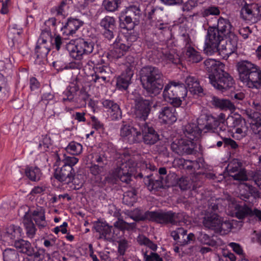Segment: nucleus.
Segmentation results:
<instances>
[{
    "mask_svg": "<svg viewBox=\"0 0 261 261\" xmlns=\"http://www.w3.org/2000/svg\"><path fill=\"white\" fill-rule=\"evenodd\" d=\"M4 261H19L18 251L13 248H7L3 252Z\"/></svg>",
    "mask_w": 261,
    "mask_h": 261,
    "instance_id": "40",
    "label": "nucleus"
},
{
    "mask_svg": "<svg viewBox=\"0 0 261 261\" xmlns=\"http://www.w3.org/2000/svg\"><path fill=\"white\" fill-rule=\"evenodd\" d=\"M243 121L241 118H236L233 116L228 117L226 119V123L228 126L234 129L242 124Z\"/></svg>",
    "mask_w": 261,
    "mask_h": 261,
    "instance_id": "56",
    "label": "nucleus"
},
{
    "mask_svg": "<svg viewBox=\"0 0 261 261\" xmlns=\"http://www.w3.org/2000/svg\"><path fill=\"white\" fill-rule=\"evenodd\" d=\"M137 226L136 222L128 223L122 219L118 220L114 223V226L122 230H131L136 228Z\"/></svg>",
    "mask_w": 261,
    "mask_h": 261,
    "instance_id": "48",
    "label": "nucleus"
},
{
    "mask_svg": "<svg viewBox=\"0 0 261 261\" xmlns=\"http://www.w3.org/2000/svg\"><path fill=\"white\" fill-rule=\"evenodd\" d=\"M171 211H150L149 221L162 224H170Z\"/></svg>",
    "mask_w": 261,
    "mask_h": 261,
    "instance_id": "19",
    "label": "nucleus"
},
{
    "mask_svg": "<svg viewBox=\"0 0 261 261\" xmlns=\"http://www.w3.org/2000/svg\"><path fill=\"white\" fill-rule=\"evenodd\" d=\"M174 163L180 168L187 170H191L194 168L195 165H197L195 161L186 160L183 158L176 159L174 160Z\"/></svg>",
    "mask_w": 261,
    "mask_h": 261,
    "instance_id": "44",
    "label": "nucleus"
},
{
    "mask_svg": "<svg viewBox=\"0 0 261 261\" xmlns=\"http://www.w3.org/2000/svg\"><path fill=\"white\" fill-rule=\"evenodd\" d=\"M134 72L130 67H127L125 71L117 77L116 86L119 90H126L130 83Z\"/></svg>",
    "mask_w": 261,
    "mask_h": 261,
    "instance_id": "20",
    "label": "nucleus"
},
{
    "mask_svg": "<svg viewBox=\"0 0 261 261\" xmlns=\"http://www.w3.org/2000/svg\"><path fill=\"white\" fill-rule=\"evenodd\" d=\"M78 89V87L75 85L68 86L63 92V101H72Z\"/></svg>",
    "mask_w": 261,
    "mask_h": 261,
    "instance_id": "39",
    "label": "nucleus"
},
{
    "mask_svg": "<svg viewBox=\"0 0 261 261\" xmlns=\"http://www.w3.org/2000/svg\"><path fill=\"white\" fill-rule=\"evenodd\" d=\"M120 136L123 140L129 144L140 142L142 140V134L140 130L128 124L123 122L120 131Z\"/></svg>",
    "mask_w": 261,
    "mask_h": 261,
    "instance_id": "11",
    "label": "nucleus"
},
{
    "mask_svg": "<svg viewBox=\"0 0 261 261\" xmlns=\"http://www.w3.org/2000/svg\"><path fill=\"white\" fill-rule=\"evenodd\" d=\"M26 176L32 181L39 180L41 177V171L37 167H27L25 170Z\"/></svg>",
    "mask_w": 261,
    "mask_h": 261,
    "instance_id": "41",
    "label": "nucleus"
},
{
    "mask_svg": "<svg viewBox=\"0 0 261 261\" xmlns=\"http://www.w3.org/2000/svg\"><path fill=\"white\" fill-rule=\"evenodd\" d=\"M252 108L254 109L255 112L252 114H250V117H255V116H258L259 113L261 111V101L258 100H253L252 102V104H250Z\"/></svg>",
    "mask_w": 261,
    "mask_h": 261,
    "instance_id": "64",
    "label": "nucleus"
},
{
    "mask_svg": "<svg viewBox=\"0 0 261 261\" xmlns=\"http://www.w3.org/2000/svg\"><path fill=\"white\" fill-rule=\"evenodd\" d=\"M240 80L250 88L261 87V68L248 60H242L237 64Z\"/></svg>",
    "mask_w": 261,
    "mask_h": 261,
    "instance_id": "2",
    "label": "nucleus"
},
{
    "mask_svg": "<svg viewBox=\"0 0 261 261\" xmlns=\"http://www.w3.org/2000/svg\"><path fill=\"white\" fill-rule=\"evenodd\" d=\"M129 10H132L133 14L131 15V18H133V20L134 22L139 23L140 19L142 16V12L138 5H131L127 8L126 12H128Z\"/></svg>",
    "mask_w": 261,
    "mask_h": 261,
    "instance_id": "53",
    "label": "nucleus"
},
{
    "mask_svg": "<svg viewBox=\"0 0 261 261\" xmlns=\"http://www.w3.org/2000/svg\"><path fill=\"white\" fill-rule=\"evenodd\" d=\"M206 122L204 128L207 130L216 129L220 126V129L223 130V125L225 120V115L221 113L219 115L214 116L211 114H203L201 116Z\"/></svg>",
    "mask_w": 261,
    "mask_h": 261,
    "instance_id": "15",
    "label": "nucleus"
},
{
    "mask_svg": "<svg viewBox=\"0 0 261 261\" xmlns=\"http://www.w3.org/2000/svg\"><path fill=\"white\" fill-rule=\"evenodd\" d=\"M83 24V21L79 19L70 17L68 18L66 23L61 29L63 34L66 35H72Z\"/></svg>",
    "mask_w": 261,
    "mask_h": 261,
    "instance_id": "18",
    "label": "nucleus"
},
{
    "mask_svg": "<svg viewBox=\"0 0 261 261\" xmlns=\"http://www.w3.org/2000/svg\"><path fill=\"white\" fill-rule=\"evenodd\" d=\"M141 80L143 88L150 93L156 95L164 86L163 74L156 67L147 66L140 71Z\"/></svg>",
    "mask_w": 261,
    "mask_h": 261,
    "instance_id": "3",
    "label": "nucleus"
},
{
    "mask_svg": "<svg viewBox=\"0 0 261 261\" xmlns=\"http://www.w3.org/2000/svg\"><path fill=\"white\" fill-rule=\"evenodd\" d=\"M150 211H147L144 212L143 210L139 208H136L130 212L126 213L127 216L132 219L135 222L142 221H149Z\"/></svg>",
    "mask_w": 261,
    "mask_h": 261,
    "instance_id": "30",
    "label": "nucleus"
},
{
    "mask_svg": "<svg viewBox=\"0 0 261 261\" xmlns=\"http://www.w3.org/2000/svg\"><path fill=\"white\" fill-rule=\"evenodd\" d=\"M187 89L193 94H199L203 92L199 81L195 76L188 75L185 79Z\"/></svg>",
    "mask_w": 261,
    "mask_h": 261,
    "instance_id": "27",
    "label": "nucleus"
},
{
    "mask_svg": "<svg viewBox=\"0 0 261 261\" xmlns=\"http://www.w3.org/2000/svg\"><path fill=\"white\" fill-rule=\"evenodd\" d=\"M135 103L134 115L136 122L138 124V123H146V120L147 119L151 109L150 101L139 97L135 99Z\"/></svg>",
    "mask_w": 261,
    "mask_h": 261,
    "instance_id": "8",
    "label": "nucleus"
},
{
    "mask_svg": "<svg viewBox=\"0 0 261 261\" xmlns=\"http://www.w3.org/2000/svg\"><path fill=\"white\" fill-rule=\"evenodd\" d=\"M94 228L99 233V240H112L114 236V230L112 226H110L106 221L98 220L94 222Z\"/></svg>",
    "mask_w": 261,
    "mask_h": 261,
    "instance_id": "14",
    "label": "nucleus"
},
{
    "mask_svg": "<svg viewBox=\"0 0 261 261\" xmlns=\"http://www.w3.org/2000/svg\"><path fill=\"white\" fill-rule=\"evenodd\" d=\"M144 261H164L163 258L156 253L151 252L147 254V252L143 253Z\"/></svg>",
    "mask_w": 261,
    "mask_h": 261,
    "instance_id": "62",
    "label": "nucleus"
},
{
    "mask_svg": "<svg viewBox=\"0 0 261 261\" xmlns=\"http://www.w3.org/2000/svg\"><path fill=\"white\" fill-rule=\"evenodd\" d=\"M14 246L19 252L27 256H32L35 253V249L32 246L31 243L22 239L16 240L14 242Z\"/></svg>",
    "mask_w": 261,
    "mask_h": 261,
    "instance_id": "23",
    "label": "nucleus"
},
{
    "mask_svg": "<svg viewBox=\"0 0 261 261\" xmlns=\"http://www.w3.org/2000/svg\"><path fill=\"white\" fill-rule=\"evenodd\" d=\"M7 235L8 237L14 241L16 240L21 239L23 231L22 228L14 225H10L7 229Z\"/></svg>",
    "mask_w": 261,
    "mask_h": 261,
    "instance_id": "35",
    "label": "nucleus"
},
{
    "mask_svg": "<svg viewBox=\"0 0 261 261\" xmlns=\"http://www.w3.org/2000/svg\"><path fill=\"white\" fill-rule=\"evenodd\" d=\"M52 38L51 29L45 28L42 30L38 42L50 44Z\"/></svg>",
    "mask_w": 261,
    "mask_h": 261,
    "instance_id": "51",
    "label": "nucleus"
},
{
    "mask_svg": "<svg viewBox=\"0 0 261 261\" xmlns=\"http://www.w3.org/2000/svg\"><path fill=\"white\" fill-rule=\"evenodd\" d=\"M23 224L26 231L27 237L30 239H33L36 234L37 229L32 219L30 218L27 213L23 217Z\"/></svg>",
    "mask_w": 261,
    "mask_h": 261,
    "instance_id": "33",
    "label": "nucleus"
},
{
    "mask_svg": "<svg viewBox=\"0 0 261 261\" xmlns=\"http://www.w3.org/2000/svg\"><path fill=\"white\" fill-rule=\"evenodd\" d=\"M187 92L188 90L184 84L171 81L165 86L163 95L164 99L174 107H179L187 97Z\"/></svg>",
    "mask_w": 261,
    "mask_h": 261,
    "instance_id": "4",
    "label": "nucleus"
},
{
    "mask_svg": "<svg viewBox=\"0 0 261 261\" xmlns=\"http://www.w3.org/2000/svg\"><path fill=\"white\" fill-rule=\"evenodd\" d=\"M211 102L215 107L222 110L234 109V105L230 101L226 99H221L216 96H214L212 97Z\"/></svg>",
    "mask_w": 261,
    "mask_h": 261,
    "instance_id": "31",
    "label": "nucleus"
},
{
    "mask_svg": "<svg viewBox=\"0 0 261 261\" xmlns=\"http://www.w3.org/2000/svg\"><path fill=\"white\" fill-rule=\"evenodd\" d=\"M228 202V208L233 212L236 217L239 219H243L248 216H251L252 210L246 205H240L234 199L230 198Z\"/></svg>",
    "mask_w": 261,
    "mask_h": 261,
    "instance_id": "16",
    "label": "nucleus"
},
{
    "mask_svg": "<svg viewBox=\"0 0 261 261\" xmlns=\"http://www.w3.org/2000/svg\"><path fill=\"white\" fill-rule=\"evenodd\" d=\"M60 22L57 21V19L55 17L49 18L48 19L46 20L44 22L45 28L52 29L53 31H56L57 27L60 24Z\"/></svg>",
    "mask_w": 261,
    "mask_h": 261,
    "instance_id": "63",
    "label": "nucleus"
},
{
    "mask_svg": "<svg viewBox=\"0 0 261 261\" xmlns=\"http://www.w3.org/2000/svg\"><path fill=\"white\" fill-rule=\"evenodd\" d=\"M101 104L112 120H117L122 117V112L119 106L113 100L102 99Z\"/></svg>",
    "mask_w": 261,
    "mask_h": 261,
    "instance_id": "17",
    "label": "nucleus"
},
{
    "mask_svg": "<svg viewBox=\"0 0 261 261\" xmlns=\"http://www.w3.org/2000/svg\"><path fill=\"white\" fill-rule=\"evenodd\" d=\"M135 171V163L132 160L122 162L114 169L111 174L105 177L103 182L114 184L117 179L122 182L128 184Z\"/></svg>",
    "mask_w": 261,
    "mask_h": 261,
    "instance_id": "5",
    "label": "nucleus"
},
{
    "mask_svg": "<svg viewBox=\"0 0 261 261\" xmlns=\"http://www.w3.org/2000/svg\"><path fill=\"white\" fill-rule=\"evenodd\" d=\"M67 152L73 155H77L82 151V145L75 141H72L69 143L68 146L65 148Z\"/></svg>",
    "mask_w": 261,
    "mask_h": 261,
    "instance_id": "45",
    "label": "nucleus"
},
{
    "mask_svg": "<svg viewBox=\"0 0 261 261\" xmlns=\"http://www.w3.org/2000/svg\"><path fill=\"white\" fill-rule=\"evenodd\" d=\"M216 29H218L220 32V34H222L224 37L234 33L233 28L229 20L222 17H220L218 19Z\"/></svg>",
    "mask_w": 261,
    "mask_h": 261,
    "instance_id": "29",
    "label": "nucleus"
},
{
    "mask_svg": "<svg viewBox=\"0 0 261 261\" xmlns=\"http://www.w3.org/2000/svg\"><path fill=\"white\" fill-rule=\"evenodd\" d=\"M132 10H129L128 12H126V16L123 19H120V27L123 29L127 30H133L135 26L138 25V22H134L133 18H131V15L133 14Z\"/></svg>",
    "mask_w": 261,
    "mask_h": 261,
    "instance_id": "34",
    "label": "nucleus"
},
{
    "mask_svg": "<svg viewBox=\"0 0 261 261\" xmlns=\"http://www.w3.org/2000/svg\"><path fill=\"white\" fill-rule=\"evenodd\" d=\"M94 44L90 40L79 39L75 41V45L70 50V56L80 61L84 56L91 54L94 49Z\"/></svg>",
    "mask_w": 261,
    "mask_h": 261,
    "instance_id": "7",
    "label": "nucleus"
},
{
    "mask_svg": "<svg viewBox=\"0 0 261 261\" xmlns=\"http://www.w3.org/2000/svg\"><path fill=\"white\" fill-rule=\"evenodd\" d=\"M137 241L140 245L148 247L152 251H155L157 249L156 244L144 235L139 234L137 238Z\"/></svg>",
    "mask_w": 261,
    "mask_h": 261,
    "instance_id": "46",
    "label": "nucleus"
},
{
    "mask_svg": "<svg viewBox=\"0 0 261 261\" xmlns=\"http://www.w3.org/2000/svg\"><path fill=\"white\" fill-rule=\"evenodd\" d=\"M130 47V44L126 43L123 39H116L114 43V54L117 58H121Z\"/></svg>",
    "mask_w": 261,
    "mask_h": 261,
    "instance_id": "28",
    "label": "nucleus"
},
{
    "mask_svg": "<svg viewBox=\"0 0 261 261\" xmlns=\"http://www.w3.org/2000/svg\"><path fill=\"white\" fill-rule=\"evenodd\" d=\"M66 7L67 4L66 1H62L58 6L53 7L51 10V12L56 16H65L66 14L65 8Z\"/></svg>",
    "mask_w": 261,
    "mask_h": 261,
    "instance_id": "54",
    "label": "nucleus"
},
{
    "mask_svg": "<svg viewBox=\"0 0 261 261\" xmlns=\"http://www.w3.org/2000/svg\"><path fill=\"white\" fill-rule=\"evenodd\" d=\"M194 148L193 142L183 138L175 140L170 144L172 151L174 154L181 156L193 154Z\"/></svg>",
    "mask_w": 261,
    "mask_h": 261,
    "instance_id": "10",
    "label": "nucleus"
},
{
    "mask_svg": "<svg viewBox=\"0 0 261 261\" xmlns=\"http://www.w3.org/2000/svg\"><path fill=\"white\" fill-rule=\"evenodd\" d=\"M220 55H221L223 59H227L230 55L234 53L235 51L231 49V48L227 44L222 45L221 48H218Z\"/></svg>",
    "mask_w": 261,
    "mask_h": 261,
    "instance_id": "57",
    "label": "nucleus"
},
{
    "mask_svg": "<svg viewBox=\"0 0 261 261\" xmlns=\"http://www.w3.org/2000/svg\"><path fill=\"white\" fill-rule=\"evenodd\" d=\"M205 69L209 73L211 84L216 89L224 92L233 87L232 77L224 71L225 65L214 59H208L204 62Z\"/></svg>",
    "mask_w": 261,
    "mask_h": 261,
    "instance_id": "1",
    "label": "nucleus"
},
{
    "mask_svg": "<svg viewBox=\"0 0 261 261\" xmlns=\"http://www.w3.org/2000/svg\"><path fill=\"white\" fill-rule=\"evenodd\" d=\"M99 25L103 29H116V19L113 16H106L101 19Z\"/></svg>",
    "mask_w": 261,
    "mask_h": 261,
    "instance_id": "42",
    "label": "nucleus"
},
{
    "mask_svg": "<svg viewBox=\"0 0 261 261\" xmlns=\"http://www.w3.org/2000/svg\"><path fill=\"white\" fill-rule=\"evenodd\" d=\"M248 131V127L246 122L243 121L241 126L232 129V137L235 139L240 140L247 136Z\"/></svg>",
    "mask_w": 261,
    "mask_h": 261,
    "instance_id": "38",
    "label": "nucleus"
},
{
    "mask_svg": "<svg viewBox=\"0 0 261 261\" xmlns=\"http://www.w3.org/2000/svg\"><path fill=\"white\" fill-rule=\"evenodd\" d=\"M224 39L216 26L209 27L204 43V53L207 55H212L217 52L220 42Z\"/></svg>",
    "mask_w": 261,
    "mask_h": 261,
    "instance_id": "6",
    "label": "nucleus"
},
{
    "mask_svg": "<svg viewBox=\"0 0 261 261\" xmlns=\"http://www.w3.org/2000/svg\"><path fill=\"white\" fill-rule=\"evenodd\" d=\"M182 131L185 137L188 138L187 140L192 142L198 138L201 133L200 129L195 123L187 124L183 126Z\"/></svg>",
    "mask_w": 261,
    "mask_h": 261,
    "instance_id": "26",
    "label": "nucleus"
},
{
    "mask_svg": "<svg viewBox=\"0 0 261 261\" xmlns=\"http://www.w3.org/2000/svg\"><path fill=\"white\" fill-rule=\"evenodd\" d=\"M220 217L216 213H206L203 218V224L208 229L216 231L218 225L220 224Z\"/></svg>",
    "mask_w": 261,
    "mask_h": 261,
    "instance_id": "24",
    "label": "nucleus"
},
{
    "mask_svg": "<svg viewBox=\"0 0 261 261\" xmlns=\"http://www.w3.org/2000/svg\"><path fill=\"white\" fill-rule=\"evenodd\" d=\"M231 176L234 180H238L240 182L248 180V176L245 169H240L237 173L231 174Z\"/></svg>",
    "mask_w": 261,
    "mask_h": 261,
    "instance_id": "60",
    "label": "nucleus"
},
{
    "mask_svg": "<svg viewBox=\"0 0 261 261\" xmlns=\"http://www.w3.org/2000/svg\"><path fill=\"white\" fill-rule=\"evenodd\" d=\"M137 200V194L136 190L132 189L125 192L122 199L123 203L128 206L133 205Z\"/></svg>",
    "mask_w": 261,
    "mask_h": 261,
    "instance_id": "43",
    "label": "nucleus"
},
{
    "mask_svg": "<svg viewBox=\"0 0 261 261\" xmlns=\"http://www.w3.org/2000/svg\"><path fill=\"white\" fill-rule=\"evenodd\" d=\"M141 130L142 139L146 144L153 145L159 140V135L147 123H138Z\"/></svg>",
    "mask_w": 261,
    "mask_h": 261,
    "instance_id": "13",
    "label": "nucleus"
},
{
    "mask_svg": "<svg viewBox=\"0 0 261 261\" xmlns=\"http://www.w3.org/2000/svg\"><path fill=\"white\" fill-rule=\"evenodd\" d=\"M118 243V253L120 256L125 254L126 250L128 249L129 244L128 242L125 239H121L117 242Z\"/></svg>",
    "mask_w": 261,
    "mask_h": 261,
    "instance_id": "58",
    "label": "nucleus"
},
{
    "mask_svg": "<svg viewBox=\"0 0 261 261\" xmlns=\"http://www.w3.org/2000/svg\"><path fill=\"white\" fill-rule=\"evenodd\" d=\"M232 227V225L229 221H223L221 218H220V224L218 225L215 232L220 233L221 234H225L230 231Z\"/></svg>",
    "mask_w": 261,
    "mask_h": 261,
    "instance_id": "49",
    "label": "nucleus"
},
{
    "mask_svg": "<svg viewBox=\"0 0 261 261\" xmlns=\"http://www.w3.org/2000/svg\"><path fill=\"white\" fill-rule=\"evenodd\" d=\"M10 89L4 75L0 73V101L7 99L9 95Z\"/></svg>",
    "mask_w": 261,
    "mask_h": 261,
    "instance_id": "37",
    "label": "nucleus"
},
{
    "mask_svg": "<svg viewBox=\"0 0 261 261\" xmlns=\"http://www.w3.org/2000/svg\"><path fill=\"white\" fill-rule=\"evenodd\" d=\"M159 118L163 122L171 124L176 121L175 109L171 107H164L159 113Z\"/></svg>",
    "mask_w": 261,
    "mask_h": 261,
    "instance_id": "22",
    "label": "nucleus"
},
{
    "mask_svg": "<svg viewBox=\"0 0 261 261\" xmlns=\"http://www.w3.org/2000/svg\"><path fill=\"white\" fill-rule=\"evenodd\" d=\"M50 44L37 42L35 47L36 59L35 63L36 64H41L46 60L47 55L50 51Z\"/></svg>",
    "mask_w": 261,
    "mask_h": 261,
    "instance_id": "21",
    "label": "nucleus"
},
{
    "mask_svg": "<svg viewBox=\"0 0 261 261\" xmlns=\"http://www.w3.org/2000/svg\"><path fill=\"white\" fill-rule=\"evenodd\" d=\"M144 182L149 191L158 190L163 186L161 177L158 179H153L149 176H147V177L144 178Z\"/></svg>",
    "mask_w": 261,
    "mask_h": 261,
    "instance_id": "36",
    "label": "nucleus"
},
{
    "mask_svg": "<svg viewBox=\"0 0 261 261\" xmlns=\"http://www.w3.org/2000/svg\"><path fill=\"white\" fill-rule=\"evenodd\" d=\"M220 11L218 7L211 6L204 9L202 12V15L204 17H207L209 15H218L220 14Z\"/></svg>",
    "mask_w": 261,
    "mask_h": 261,
    "instance_id": "61",
    "label": "nucleus"
},
{
    "mask_svg": "<svg viewBox=\"0 0 261 261\" xmlns=\"http://www.w3.org/2000/svg\"><path fill=\"white\" fill-rule=\"evenodd\" d=\"M197 240L203 245H206L212 247L215 246L216 245V242L213 239L212 237L210 236L202 231L198 232Z\"/></svg>",
    "mask_w": 261,
    "mask_h": 261,
    "instance_id": "47",
    "label": "nucleus"
},
{
    "mask_svg": "<svg viewBox=\"0 0 261 261\" xmlns=\"http://www.w3.org/2000/svg\"><path fill=\"white\" fill-rule=\"evenodd\" d=\"M253 120L251 122V127L255 134L261 135V117L260 114L255 117H251Z\"/></svg>",
    "mask_w": 261,
    "mask_h": 261,
    "instance_id": "52",
    "label": "nucleus"
},
{
    "mask_svg": "<svg viewBox=\"0 0 261 261\" xmlns=\"http://www.w3.org/2000/svg\"><path fill=\"white\" fill-rule=\"evenodd\" d=\"M31 218L35 222L36 224L40 229L45 227L47 225V222L45 220V211L42 207H38L35 210L31 212Z\"/></svg>",
    "mask_w": 261,
    "mask_h": 261,
    "instance_id": "25",
    "label": "nucleus"
},
{
    "mask_svg": "<svg viewBox=\"0 0 261 261\" xmlns=\"http://www.w3.org/2000/svg\"><path fill=\"white\" fill-rule=\"evenodd\" d=\"M185 58L190 63H197L202 60L201 54L193 46L185 50Z\"/></svg>",
    "mask_w": 261,
    "mask_h": 261,
    "instance_id": "32",
    "label": "nucleus"
},
{
    "mask_svg": "<svg viewBox=\"0 0 261 261\" xmlns=\"http://www.w3.org/2000/svg\"><path fill=\"white\" fill-rule=\"evenodd\" d=\"M121 2V0H104L102 5L107 11L113 12L118 9Z\"/></svg>",
    "mask_w": 261,
    "mask_h": 261,
    "instance_id": "50",
    "label": "nucleus"
},
{
    "mask_svg": "<svg viewBox=\"0 0 261 261\" xmlns=\"http://www.w3.org/2000/svg\"><path fill=\"white\" fill-rule=\"evenodd\" d=\"M75 175V171L69 166L62 165L56 169L54 177L63 184H69L73 182Z\"/></svg>",
    "mask_w": 261,
    "mask_h": 261,
    "instance_id": "12",
    "label": "nucleus"
},
{
    "mask_svg": "<svg viewBox=\"0 0 261 261\" xmlns=\"http://www.w3.org/2000/svg\"><path fill=\"white\" fill-rule=\"evenodd\" d=\"M240 15L244 20L255 23L261 20V6L256 3H246L241 8Z\"/></svg>",
    "mask_w": 261,
    "mask_h": 261,
    "instance_id": "9",
    "label": "nucleus"
},
{
    "mask_svg": "<svg viewBox=\"0 0 261 261\" xmlns=\"http://www.w3.org/2000/svg\"><path fill=\"white\" fill-rule=\"evenodd\" d=\"M226 39V44H227L231 49L236 51L238 47V38L237 36L233 33L230 35L225 37Z\"/></svg>",
    "mask_w": 261,
    "mask_h": 261,
    "instance_id": "55",
    "label": "nucleus"
},
{
    "mask_svg": "<svg viewBox=\"0 0 261 261\" xmlns=\"http://www.w3.org/2000/svg\"><path fill=\"white\" fill-rule=\"evenodd\" d=\"M79 162V159L74 156L64 155V159L62 161L63 165L69 166L72 168Z\"/></svg>",
    "mask_w": 261,
    "mask_h": 261,
    "instance_id": "59",
    "label": "nucleus"
}]
</instances>
